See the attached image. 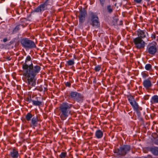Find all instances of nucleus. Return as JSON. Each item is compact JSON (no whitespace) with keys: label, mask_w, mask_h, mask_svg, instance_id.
<instances>
[{"label":"nucleus","mask_w":158,"mask_h":158,"mask_svg":"<svg viewBox=\"0 0 158 158\" xmlns=\"http://www.w3.org/2000/svg\"><path fill=\"white\" fill-rule=\"evenodd\" d=\"M134 2L137 4H140L141 3L143 0H133Z\"/></svg>","instance_id":"obj_30"},{"label":"nucleus","mask_w":158,"mask_h":158,"mask_svg":"<svg viewBox=\"0 0 158 158\" xmlns=\"http://www.w3.org/2000/svg\"><path fill=\"white\" fill-rule=\"evenodd\" d=\"M10 156L13 158H17L19 156L18 150L14 148L11 151Z\"/></svg>","instance_id":"obj_13"},{"label":"nucleus","mask_w":158,"mask_h":158,"mask_svg":"<svg viewBox=\"0 0 158 158\" xmlns=\"http://www.w3.org/2000/svg\"><path fill=\"white\" fill-rule=\"evenodd\" d=\"M130 150V148L128 145H124L121 147L119 149L116 150L115 153L120 156L125 155L128 153Z\"/></svg>","instance_id":"obj_7"},{"label":"nucleus","mask_w":158,"mask_h":158,"mask_svg":"<svg viewBox=\"0 0 158 158\" xmlns=\"http://www.w3.org/2000/svg\"><path fill=\"white\" fill-rule=\"evenodd\" d=\"M134 109L135 110H138L139 109V105L135 101L130 103Z\"/></svg>","instance_id":"obj_19"},{"label":"nucleus","mask_w":158,"mask_h":158,"mask_svg":"<svg viewBox=\"0 0 158 158\" xmlns=\"http://www.w3.org/2000/svg\"><path fill=\"white\" fill-rule=\"evenodd\" d=\"M144 158H152V157L151 156L149 155Z\"/></svg>","instance_id":"obj_35"},{"label":"nucleus","mask_w":158,"mask_h":158,"mask_svg":"<svg viewBox=\"0 0 158 158\" xmlns=\"http://www.w3.org/2000/svg\"><path fill=\"white\" fill-rule=\"evenodd\" d=\"M143 86L146 89H148L152 87V81L149 79L144 80L143 82Z\"/></svg>","instance_id":"obj_12"},{"label":"nucleus","mask_w":158,"mask_h":158,"mask_svg":"<svg viewBox=\"0 0 158 158\" xmlns=\"http://www.w3.org/2000/svg\"><path fill=\"white\" fill-rule=\"evenodd\" d=\"M7 41V38H5L3 39V42H6Z\"/></svg>","instance_id":"obj_34"},{"label":"nucleus","mask_w":158,"mask_h":158,"mask_svg":"<svg viewBox=\"0 0 158 158\" xmlns=\"http://www.w3.org/2000/svg\"><path fill=\"white\" fill-rule=\"evenodd\" d=\"M70 96L72 98L79 103H82L84 100V97L83 95L77 92H71Z\"/></svg>","instance_id":"obj_5"},{"label":"nucleus","mask_w":158,"mask_h":158,"mask_svg":"<svg viewBox=\"0 0 158 158\" xmlns=\"http://www.w3.org/2000/svg\"><path fill=\"white\" fill-rule=\"evenodd\" d=\"M94 82H95V81H94Z\"/></svg>","instance_id":"obj_39"},{"label":"nucleus","mask_w":158,"mask_h":158,"mask_svg":"<svg viewBox=\"0 0 158 158\" xmlns=\"http://www.w3.org/2000/svg\"><path fill=\"white\" fill-rule=\"evenodd\" d=\"M31 57L30 56L27 57L25 62L22 64L23 69V75L27 81L28 87L31 88L34 86L36 83L35 77L40 71L41 68L39 66H33L32 63L31 61Z\"/></svg>","instance_id":"obj_1"},{"label":"nucleus","mask_w":158,"mask_h":158,"mask_svg":"<svg viewBox=\"0 0 158 158\" xmlns=\"http://www.w3.org/2000/svg\"><path fill=\"white\" fill-rule=\"evenodd\" d=\"M35 100H33L32 101V104L33 105L35 106H40L42 105V102L38 100V97H36Z\"/></svg>","instance_id":"obj_17"},{"label":"nucleus","mask_w":158,"mask_h":158,"mask_svg":"<svg viewBox=\"0 0 158 158\" xmlns=\"http://www.w3.org/2000/svg\"><path fill=\"white\" fill-rule=\"evenodd\" d=\"M127 97L130 103L135 101L134 98L131 95L128 96Z\"/></svg>","instance_id":"obj_24"},{"label":"nucleus","mask_w":158,"mask_h":158,"mask_svg":"<svg viewBox=\"0 0 158 158\" xmlns=\"http://www.w3.org/2000/svg\"><path fill=\"white\" fill-rule=\"evenodd\" d=\"M152 142L155 144L158 145V138L154 139Z\"/></svg>","instance_id":"obj_28"},{"label":"nucleus","mask_w":158,"mask_h":158,"mask_svg":"<svg viewBox=\"0 0 158 158\" xmlns=\"http://www.w3.org/2000/svg\"><path fill=\"white\" fill-rule=\"evenodd\" d=\"M21 26H22L20 24L17 25L13 30V33H15L18 32V31H19L20 30Z\"/></svg>","instance_id":"obj_21"},{"label":"nucleus","mask_w":158,"mask_h":158,"mask_svg":"<svg viewBox=\"0 0 158 158\" xmlns=\"http://www.w3.org/2000/svg\"><path fill=\"white\" fill-rule=\"evenodd\" d=\"M67 156V153L66 152H62L59 155L60 158H65Z\"/></svg>","instance_id":"obj_25"},{"label":"nucleus","mask_w":158,"mask_h":158,"mask_svg":"<svg viewBox=\"0 0 158 158\" xmlns=\"http://www.w3.org/2000/svg\"><path fill=\"white\" fill-rule=\"evenodd\" d=\"M143 77H146L147 76L146 74L144 73L143 74Z\"/></svg>","instance_id":"obj_36"},{"label":"nucleus","mask_w":158,"mask_h":158,"mask_svg":"<svg viewBox=\"0 0 158 158\" xmlns=\"http://www.w3.org/2000/svg\"><path fill=\"white\" fill-rule=\"evenodd\" d=\"M71 83L68 82H67L65 83V85L66 86L70 87L71 86Z\"/></svg>","instance_id":"obj_31"},{"label":"nucleus","mask_w":158,"mask_h":158,"mask_svg":"<svg viewBox=\"0 0 158 158\" xmlns=\"http://www.w3.org/2000/svg\"><path fill=\"white\" fill-rule=\"evenodd\" d=\"M21 44L25 48L31 49L36 47L34 42L27 38L23 39L21 40Z\"/></svg>","instance_id":"obj_4"},{"label":"nucleus","mask_w":158,"mask_h":158,"mask_svg":"<svg viewBox=\"0 0 158 158\" xmlns=\"http://www.w3.org/2000/svg\"><path fill=\"white\" fill-rule=\"evenodd\" d=\"M157 44L155 42L149 44L147 48V52L150 54L154 55L157 51Z\"/></svg>","instance_id":"obj_6"},{"label":"nucleus","mask_w":158,"mask_h":158,"mask_svg":"<svg viewBox=\"0 0 158 158\" xmlns=\"http://www.w3.org/2000/svg\"><path fill=\"white\" fill-rule=\"evenodd\" d=\"M74 57L75 58V59H76V58L75 57V56H74Z\"/></svg>","instance_id":"obj_37"},{"label":"nucleus","mask_w":158,"mask_h":158,"mask_svg":"<svg viewBox=\"0 0 158 158\" xmlns=\"http://www.w3.org/2000/svg\"><path fill=\"white\" fill-rule=\"evenodd\" d=\"M49 1L46 0L43 3L40 4L37 8H36L34 11L36 12L41 13L47 9V7L49 5Z\"/></svg>","instance_id":"obj_9"},{"label":"nucleus","mask_w":158,"mask_h":158,"mask_svg":"<svg viewBox=\"0 0 158 158\" xmlns=\"http://www.w3.org/2000/svg\"><path fill=\"white\" fill-rule=\"evenodd\" d=\"M32 117V114L30 113H28L26 115V119L27 121H30Z\"/></svg>","instance_id":"obj_22"},{"label":"nucleus","mask_w":158,"mask_h":158,"mask_svg":"<svg viewBox=\"0 0 158 158\" xmlns=\"http://www.w3.org/2000/svg\"><path fill=\"white\" fill-rule=\"evenodd\" d=\"M39 120L37 116H34L31 120V125L34 127H37Z\"/></svg>","instance_id":"obj_14"},{"label":"nucleus","mask_w":158,"mask_h":158,"mask_svg":"<svg viewBox=\"0 0 158 158\" xmlns=\"http://www.w3.org/2000/svg\"><path fill=\"white\" fill-rule=\"evenodd\" d=\"M107 9L109 13H111L113 11V9L110 5H108L107 6Z\"/></svg>","instance_id":"obj_27"},{"label":"nucleus","mask_w":158,"mask_h":158,"mask_svg":"<svg viewBox=\"0 0 158 158\" xmlns=\"http://www.w3.org/2000/svg\"><path fill=\"white\" fill-rule=\"evenodd\" d=\"M137 37L140 38L142 39L146 37V36L148 35V33L145 30H141L138 29L137 31Z\"/></svg>","instance_id":"obj_11"},{"label":"nucleus","mask_w":158,"mask_h":158,"mask_svg":"<svg viewBox=\"0 0 158 158\" xmlns=\"http://www.w3.org/2000/svg\"><path fill=\"white\" fill-rule=\"evenodd\" d=\"M32 100H31V98H28L27 99V101L28 102H32Z\"/></svg>","instance_id":"obj_33"},{"label":"nucleus","mask_w":158,"mask_h":158,"mask_svg":"<svg viewBox=\"0 0 158 158\" xmlns=\"http://www.w3.org/2000/svg\"><path fill=\"white\" fill-rule=\"evenodd\" d=\"M89 24L93 27L98 28L100 26L99 19L97 15L93 12L89 13Z\"/></svg>","instance_id":"obj_3"},{"label":"nucleus","mask_w":158,"mask_h":158,"mask_svg":"<svg viewBox=\"0 0 158 158\" xmlns=\"http://www.w3.org/2000/svg\"><path fill=\"white\" fill-rule=\"evenodd\" d=\"M100 3L102 6H103L105 3V0H99Z\"/></svg>","instance_id":"obj_29"},{"label":"nucleus","mask_w":158,"mask_h":158,"mask_svg":"<svg viewBox=\"0 0 158 158\" xmlns=\"http://www.w3.org/2000/svg\"><path fill=\"white\" fill-rule=\"evenodd\" d=\"M145 68L146 70L150 71L152 69V66L150 64H148L145 65Z\"/></svg>","instance_id":"obj_23"},{"label":"nucleus","mask_w":158,"mask_h":158,"mask_svg":"<svg viewBox=\"0 0 158 158\" xmlns=\"http://www.w3.org/2000/svg\"><path fill=\"white\" fill-rule=\"evenodd\" d=\"M87 15V12L85 10H81L80 11V15L79 16V23H83L85 21V17Z\"/></svg>","instance_id":"obj_10"},{"label":"nucleus","mask_w":158,"mask_h":158,"mask_svg":"<svg viewBox=\"0 0 158 158\" xmlns=\"http://www.w3.org/2000/svg\"><path fill=\"white\" fill-rule=\"evenodd\" d=\"M151 102L152 104L158 103V96L157 95L153 96L152 97Z\"/></svg>","instance_id":"obj_18"},{"label":"nucleus","mask_w":158,"mask_h":158,"mask_svg":"<svg viewBox=\"0 0 158 158\" xmlns=\"http://www.w3.org/2000/svg\"><path fill=\"white\" fill-rule=\"evenodd\" d=\"M133 42L136 48L140 49L143 48L145 46V43L141 39L136 37L133 39Z\"/></svg>","instance_id":"obj_8"},{"label":"nucleus","mask_w":158,"mask_h":158,"mask_svg":"<svg viewBox=\"0 0 158 158\" xmlns=\"http://www.w3.org/2000/svg\"><path fill=\"white\" fill-rule=\"evenodd\" d=\"M94 82H95V81H94Z\"/></svg>","instance_id":"obj_38"},{"label":"nucleus","mask_w":158,"mask_h":158,"mask_svg":"<svg viewBox=\"0 0 158 158\" xmlns=\"http://www.w3.org/2000/svg\"><path fill=\"white\" fill-rule=\"evenodd\" d=\"M95 135L96 137L98 139L101 138L103 136V133L100 130L96 131L95 133Z\"/></svg>","instance_id":"obj_16"},{"label":"nucleus","mask_w":158,"mask_h":158,"mask_svg":"<svg viewBox=\"0 0 158 158\" xmlns=\"http://www.w3.org/2000/svg\"><path fill=\"white\" fill-rule=\"evenodd\" d=\"M151 37L152 39H155L156 35L154 33H153L152 34Z\"/></svg>","instance_id":"obj_32"},{"label":"nucleus","mask_w":158,"mask_h":158,"mask_svg":"<svg viewBox=\"0 0 158 158\" xmlns=\"http://www.w3.org/2000/svg\"><path fill=\"white\" fill-rule=\"evenodd\" d=\"M101 65H98L95 66L94 68V70L96 72L99 71L101 68Z\"/></svg>","instance_id":"obj_26"},{"label":"nucleus","mask_w":158,"mask_h":158,"mask_svg":"<svg viewBox=\"0 0 158 158\" xmlns=\"http://www.w3.org/2000/svg\"><path fill=\"white\" fill-rule=\"evenodd\" d=\"M149 150L155 156H158V147L153 146L149 148Z\"/></svg>","instance_id":"obj_15"},{"label":"nucleus","mask_w":158,"mask_h":158,"mask_svg":"<svg viewBox=\"0 0 158 158\" xmlns=\"http://www.w3.org/2000/svg\"><path fill=\"white\" fill-rule=\"evenodd\" d=\"M66 65L72 66L74 65L75 63L73 59L70 60L66 62Z\"/></svg>","instance_id":"obj_20"},{"label":"nucleus","mask_w":158,"mask_h":158,"mask_svg":"<svg viewBox=\"0 0 158 158\" xmlns=\"http://www.w3.org/2000/svg\"><path fill=\"white\" fill-rule=\"evenodd\" d=\"M73 106L67 102H63L60 105L59 107V116L62 120L65 119L71 114L70 109Z\"/></svg>","instance_id":"obj_2"}]
</instances>
